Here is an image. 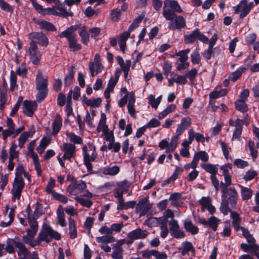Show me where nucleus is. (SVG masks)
<instances>
[{
  "instance_id": "46",
  "label": "nucleus",
  "mask_w": 259,
  "mask_h": 259,
  "mask_svg": "<svg viewBox=\"0 0 259 259\" xmlns=\"http://www.w3.org/2000/svg\"><path fill=\"white\" fill-rule=\"evenodd\" d=\"M235 106L236 110L241 112H246L248 108L245 101L240 100H237L235 103Z\"/></svg>"
},
{
  "instance_id": "15",
  "label": "nucleus",
  "mask_w": 259,
  "mask_h": 259,
  "mask_svg": "<svg viewBox=\"0 0 259 259\" xmlns=\"http://www.w3.org/2000/svg\"><path fill=\"white\" fill-rule=\"evenodd\" d=\"M37 105L36 102L28 100H25L23 103V112L27 116L31 117L34 111L37 109Z\"/></svg>"
},
{
  "instance_id": "4",
  "label": "nucleus",
  "mask_w": 259,
  "mask_h": 259,
  "mask_svg": "<svg viewBox=\"0 0 259 259\" xmlns=\"http://www.w3.org/2000/svg\"><path fill=\"white\" fill-rule=\"evenodd\" d=\"M253 6V2L248 3L247 0H241L238 5L233 7V10L235 14L240 13L239 18L242 19L249 13Z\"/></svg>"
},
{
  "instance_id": "39",
  "label": "nucleus",
  "mask_w": 259,
  "mask_h": 259,
  "mask_svg": "<svg viewBox=\"0 0 259 259\" xmlns=\"http://www.w3.org/2000/svg\"><path fill=\"white\" fill-rule=\"evenodd\" d=\"M110 20L113 22H118L121 18V10L118 8L113 9L110 11Z\"/></svg>"
},
{
  "instance_id": "5",
  "label": "nucleus",
  "mask_w": 259,
  "mask_h": 259,
  "mask_svg": "<svg viewBox=\"0 0 259 259\" xmlns=\"http://www.w3.org/2000/svg\"><path fill=\"white\" fill-rule=\"evenodd\" d=\"M197 39L203 43H208V38L207 37L203 34L198 29H195L189 34L184 36V41L186 44H192Z\"/></svg>"
},
{
  "instance_id": "36",
  "label": "nucleus",
  "mask_w": 259,
  "mask_h": 259,
  "mask_svg": "<svg viewBox=\"0 0 259 259\" xmlns=\"http://www.w3.org/2000/svg\"><path fill=\"white\" fill-rule=\"evenodd\" d=\"M66 136L72 144H82V139L79 136L75 135L74 133L70 132L66 133Z\"/></svg>"
},
{
  "instance_id": "11",
  "label": "nucleus",
  "mask_w": 259,
  "mask_h": 259,
  "mask_svg": "<svg viewBox=\"0 0 259 259\" xmlns=\"http://www.w3.org/2000/svg\"><path fill=\"white\" fill-rule=\"evenodd\" d=\"M82 151L83 153L84 163L87 168L88 171L91 172L92 171L91 162L94 161L97 157V154L95 152V148L92 151L91 154L87 152L88 148L86 146L83 147Z\"/></svg>"
},
{
  "instance_id": "55",
  "label": "nucleus",
  "mask_w": 259,
  "mask_h": 259,
  "mask_svg": "<svg viewBox=\"0 0 259 259\" xmlns=\"http://www.w3.org/2000/svg\"><path fill=\"white\" fill-rule=\"evenodd\" d=\"M102 136L104 140L109 142H114L115 140L113 131H110L109 129L103 132L102 133Z\"/></svg>"
},
{
  "instance_id": "49",
  "label": "nucleus",
  "mask_w": 259,
  "mask_h": 259,
  "mask_svg": "<svg viewBox=\"0 0 259 259\" xmlns=\"http://www.w3.org/2000/svg\"><path fill=\"white\" fill-rule=\"evenodd\" d=\"M17 146H18L15 143H12L11 146L9 149V159L14 160L19 157V151L16 150Z\"/></svg>"
},
{
  "instance_id": "54",
  "label": "nucleus",
  "mask_w": 259,
  "mask_h": 259,
  "mask_svg": "<svg viewBox=\"0 0 259 259\" xmlns=\"http://www.w3.org/2000/svg\"><path fill=\"white\" fill-rule=\"evenodd\" d=\"M227 89H222L220 91L214 90L209 94V98L216 99L219 97L225 96L227 94Z\"/></svg>"
},
{
  "instance_id": "22",
  "label": "nucleus",
  "mask_w": 259,
  "mask_h": 259,
  "mask_svg": "<svg viewBox=\"0 0 259 259\" xmlns=\"http://www.w3.org/2000/svg\"><path fill=\"white\" fill-rule=\"evenodd\" d=\"M135 101V94L133 92H131L128 97L127 109L129 114L133 117L136 115V110L134 107Z\"/></svg>"
},
{
  "instance_id": "30",
  "label": "nucleus",
  "mask_w": 259,
  "mask_h": 259,
  "mask_svg": "<svg viewBox=\"0 0 259 259\" xmlns=\"http://www.w3.org/2000/svg\"><path fill=\"white\" fill-rule=\"evenodd\" d=\"M30 225V228H29L26 232V234L30 237H33L35 236L38 228V223L36 221L28 220Z\"/></svg>"
},
{
  "instance_id": "7",
  "label": "nucleus",
  "mask_w": 259,
  "mask_h": 259,
  "mask_svg": "<svg viewBox=\"0 0 259 259\" xmlns=\"http://www.w3.org/2000/svg\"><path fill=\"white\" fill-rule=\"evenodd\" d=\"M25 182L24 179H15L14 182L11 189L12 194V200H20L22 191L25 187Z\"/></svg>"
},
{
  "instance_id": "9",
  "label": "nucleus",
  "mask_w": 259,
  "mask_h": 259,
  "mask_svg": "<svg viewBox=\"0 0 259 259\" xmlns=\"http://www.w3.org/2000/svg\"><path fill=\"white\" fill-rule=\"evenodd\" d=\"M87 188L84 181L80 180L72 182L67 187V191L71 195L80 194Z\"/></svg>"
},
{
  "instance_id": "3",
  "label": "nucleus",
  "mask_w": 259,
  "mask_h": 259,
  "mask_svg": "<svg viewBox=\"0 0 259 259\" xmlns=\"http://www.w3.org/2000/svg\"><path fill=\"white\" fill-rule=\"evenodd\" d=\"M61 238V235L59 232L46 224H43L38 235V241H39L40 244L42 242L49 243L53 240H59Z\"/></svg>"
},
{
  "instance_id": "64",
  "label": "nucleus",
  "mask_w": 259,
  "mask_h": 259,
  "mask_svg": "<svg viewBox=\"0 0 259 259\" xmlns=\"http://www.w3.org/2000/svg\"><path fill=\"white\" fill-rule=\"evenodd\" d=\"M25 170L22 164H19L15 169V179H23L22 175L24 174Z\"/></svg>"
},
{
  "instance_id": "41",
  "label": "nucleus",
  "mask_w": 259,
  "mask_h": 259,
  "mask_svg": "<svg viewBox=\"0 0 259 259\" xmlns=\"http://www.w3.org/2000/svg\"><path fill=\"white\" fill-rule=\"evenodd\" d=\"M178 137L174 136L171 138L170 143L168 142V146L166 149V153H171L175 150L178 144Z\"/></svg>"
},
{
  "instance_id": "32",
  "label": "nucleus",
  "mask_w": 259,
  "mask_h": 259,
  "mask_svg": "<svg viewBox=\"0 0 259 259\" xmlns=\"http://www.w3.org/2000/svg\"><path fill=\"white\" fill-rule=\"evenodd\" d=\"M109 129L108 126L106 124V116L104 113L101 114L100 119L97 128L98 132H105Z\"/></svg>"
},
{
  "instance_id": "18",
  "label": "nucleus",
  "mask_w": 259,
  "mask_h": 259,
  "mask_svg": "<svg viewBox=\"0 0 259 259\" xmlns=\"http://www.w3.org/2000/svg\"><path fill=\"white\" fill-rule=\"evenodd\" d=\"M148 234L149 233L147 231L138 228L129 232L127 238L132 240L143 239L145 238Z\"/></svg>"
},
{
  "instance_id": "29",
  "label": "nucleus",
  "mask_w": 259,
  "mask_h": 259,
  "mask_svg": "<svg viewBox=\"0 0 259 259\" xmlns=\"http://www.w3.org/2000/svg\"><path fill=\"white\" fill-rule=\"evenodd\" d=\"M35 205L36 206L33 214H31L29 212H28V220L36 221L42 213V204L40 202H37Z\"/></svg>"
},
{
  "instance_id": "63",
  "label": "nucleus",
  "mask_w": 259,
  "mask_h": 259,
  "mask_svg": "<svg viewBox=\"0 0 259 259\" xmlns=\"http://www.w3.org/2000/svg\"><path fill=\"white\" fill-rule=\"evenodd\" d=\"M55 180L52 177H51L46 188L47 192L48 194H51L52 195H53V192H56L53 190V188L55 186Z\"/></svg>"
},
{
  "instance_id": "13",
  "label": "nucleus",
  "mask_w": 259,
  "mask_h": 259,
  "mask_svg": "<svg viewBox=\"0 0 259 259\" xmlns=\"http://www.w3.org/2000/svg\"><path fill=\"white\" fill-rule=\"evenodd\" d=\"M152 208V204L147 198L141 199L137 204L136 212L140 214V217L145 215Z\"/></svg>"
},
{
  "instance_id": "47",
  "label": "nucleus",
  "mask_w": 259,
  "mask_h": 259,
  "mask_svg": "<svg viewBox=\"0 0 259 259\" xmlns=\"http://www.w3.org/2000/svg\"><path fill=\"white\" fill-rule=\"evenodd\" d=\"M170 76H172L173 81H174L177 83L185 84L187 82L186 77L185 76L176 74L173 72L170 73Z\"/></svg>"
},
{
  "instance_id": "23",
  "label": "nucleus",
  "mask_w": 259,
  "mask_h": 259,
  "mask_svg": "<svg viewBox=\"0 0 259 259\" xmlns=\"http://www.w3.org/2000/svg\"><path fill=\"white\" fill-rule=\"evenodd\" d=\"M68 221L69 235L70 238L75 239L77 236V231L76 227L75 221L72 218V217L68 218Z\"/></svg>"
},
{
  "instance_id": "10",
  "label": "nucleus",
  "mask_w": 259,
  "mask_h": 259,
  "mask_svg": "<svg viewBox=\"0 0 259 259\" xmlns=\"http://www.w3.org/2000/svg\"><path fill=\"white\" fill-rule=\"evenodd\" d=\"M76 146L71 143H64L61 147V149L64 152L62 158L71 161L72 158L75 156Z\"/></svg>"
},
{
  "instance_id": "33",
  "label": "nucleus",
  "mask_w": 259,
  "mask_h": 259,
  "mask_svg": "<svg viewBox=\"0 0 259 259\" xmlns=\"http://www.w3.org/2000/svg\"><path fill=\"white\" fill-rule=\"evenodd\" d=\"M57 218L58 220V224L61 227H65L66 223L65 219V213L64 210L61 205H60L57 210Z\"/></svg>"
},
{
  "instance_id": "17",
  "label": "nucleus",
  "mask_w": 259,
  "mask_h": 259,
  "mask_svg": "<svg viewBox=\"0 0 259 259\" xmlns=\"http://www.w3.org/2000/svg\"><path fill=\"white\" fill-rule=\"evenodd\" d=\"M225 195H226V197L228 198L232 208H235L238 199V193L236 189L233 187L229 188V191Z\"/></svg>"
},
{
  "instance_id": "2",
  "label": "nucleus",
  "mask_w": 259,
  "mask_h": 259,
  "mask_svg": "<svg viewBox=\"0 0 259 259\" xmlns=\"http://www.w3.org/2000/svg\"><path fill=\"white\" fill-rule=\"evenodd\" d=\"M77 25H72L59 34L60 38L66 37L68 41L69 48L72 51H77L81 49V46L77 43L75 31Z\"/></svg>"
},
{
  "instance_id": "24",
  "label": "nucleus",
  "mask_w": 259,
  "mask_h": 259,
  "mask_svg": "<svg viewBox=\"0 0 259 259\" xmlns=\"http://www.w3.org/2000/svg\"><path fill=\"white\" fill-rule=\"evenodd\" d=\"M184 227L187 232L192 235L196 234L199 232L198 228L194 225L190 219L184 221Z\"/></svg>"
},
{
  "instance_id": "14",
  "label": "nucleus",
  "mask_w": 259,
  "mask_h": 259,
  "mask_svg": "<svg viewBox=\"0 0 259 259\" xmlns=\"http://www.w3.org/2000/svg\"><path fill=\"white\" fill-rule=\"evenodd\" d=\"M229 125L231 126H235V128L233 134V139H238L241 137L242 132V127L244 121L240 119H237L234 121L232 119L229 120Z\"/></svg>"
},
{
  "instance_id": "6",
  "label": "nucleus",
  "mask_w": 259,
  "mask_h": 259,
  "mask_svg": "<svg viewBox=\"0 0 259 259\" xmlns=\"http://www.w3.org/2000/svg\"><path fill=\"white\" fill-rule=\"evenodd\" d=\"M26 53L33 64L37 65L39 63L41 55L37 45L30 43L29 46L26 50Z\"/></svg>"
},
{
  "instance_id": "34",
  "label": "nucleus",
  "mask_w": 259,
  "mask_h": 259,
  "mask_svg": "<svg viewBox=\"0 0 259 259\" xmlns=\"http://www.w3.org/2000/svg\"><path fill=\"white\" fill-rule=\"evenodd\" d=\"M181 197L182 194L181 193L175 192L171 194L169 197V200L171 201V206L176 207H178L180 205L179 200L181 199Z\"/></svg>"
},
{
  "instance_id": "59",
  "label": "nucleus",
  "mask_w": 259,
  "mask_h": 259,
  "mask_svg": "<svg viewBox=\"0 0 259 259\" xmlns=\"http://www.w3.org/2000/svg\"><path fill=\"white\" fill-rule=\"evenodd\" d=\"M144 17V16L143 15H140L136 18L132 24L129 26V30L133 31L135 29L137 28L142 22Z\"/></svg>"
},
{
  "instance_id": "16",
  "label": "nucleus",
  "mask_w": 259,
  "mask_h": 259,
  "mask_svg": "<svg viewBox=\"0 0 259 259\" xmlns=\"http://www.w3.org/2000/svg\"><path fill=\"white\" fill-rule=\"evenodd\" d=\"M241 249L244 252H250L252 254L259 253V244H256V240L254 239L253 242L249 244L242 243L240 244Z\"/></svg>"
},
{
  "instance_id": "45",
  "label": "nucleus",
  "mask_w": 259,
  "mask_h": 259,
  "mask_svg": "<svg viewBox=\"0 0 259 259\" xmlns=\"http://www.w3.org/2000/svg\"><path fill=\"white\" fill-rule=\"evenodd\" d=\"M194 156L198 161H199V160H201L204 163L207 162L209 159V155L205 151H200L197 152H195Z\"/></svg>"
},
{
  "instance_id": "58",
  "label": "nucleus",
  "mask_w": 259,
  "mask_h": 259,
  "mask_svg": "<svg viewBox=\"0 0 259 259\" xmlns=\"http://www.w3.org/2000/svg\"><path fill=\"white\" fill-rule=\"evenodd\" d=\"M120 144L119 142H110L108 145V149L110 150L112 152H118L120 149Z\"/></svg>"
},
{
  "instance_id": "48",
  "label": "nucleus",
  "mask_w": 259,
  "mask_h": 259,
  "mask_svg": "<svg viewBox=\"0 0 259 259\" xmlns=\"http://www.w3.org/2000/svg\"><path fill=\"white\" fill-rule=\"evenodd\" d=\"M181 249V253L183 256L187 254L190 251H194L192 244L189 241H185L183 243V247Z\"/></svg>"
},
{
  "instance_id": "25",
  "label": "nucleus",
  "mask_w": 259,
  "mask_h": 259,
  "mask_svg": "<svg viewBox=\"0 0 259 259\" xmlns=\"http://www.w3.org/2000/svg\"><path fill=\"white\" fill-rule=\"evenodd\" d=\"M34 133L33 130H29L28 131L23 132L18 138V146L20 148L23 147L24 144L29 138L32 137Z\"/></svg>"
},
{
  "instance_id": "60",
  "label": "nucleus",
  "mask_w": 259,
  "mask_h": 259,
  "mask_svg": "<svg viewBox=\"0 0 259 259\" xmlns=\"http://www.w3.org/2000/svg\"><path fill=\"white\" fill-rule=\"evenodd\" d=\"M197 74V70L196 68H193L190 71L186 72L185 76L188 77L191 84H194V80Z\"/></svg>"
},
{
  "instance_id": "20",
  "label": "nucleus",
  "mask_w": 259,
  "mask_h": 259,
  "mask_svg": "<svg viewBox=\"0 0 259 259\" xmlns=\"http://www.w3.org/2000/svg\"><path fill=\"white\" fill-rule=\"evenodd\" d=\"M229 212L230 213V218L232 220V225L235 230L236 231H238L239 230V228L241 227L240 226L241 218L237 212L232 210H229Z\"/></svg>"
},
{
  "instance_id": "43",
  "label": "nucleus",
  "mask_w": 259,
  "mask_h": 259,
  "mask_svg": "<svg viewBox=\"0 0 259 259\" xmlns=\"http://www.w3.org/2000/svg\"><path fill=\"white\" fill-rule=\"evenodd\" d=\"M176 108L175 104H170L168 105L165 109L159 113L158 115V118L159 119L164 118L167 115L174 111Z\"/></svg>"
},
{
  "instance_id": "50",
  "label": "nucleus",
  "mask_w": 259,
  "mask_h": 259,
  "mask_svg": "<svg viewBox=\"0 0 259 259\" xmlns=\"http://www.w3.org/2000/svg\"><path fill=\"white\" fill-rule=\"evenodd\" d=\"M221 221L217 218L212 216L208 219V226L214 231L217 230L218 225Z\"/></svg>"
},
{
  "instance_id": "21",
  "label": "nucleus",
  "mask_w": 259,
  "mask_h": 259,
  "mask_svg": "<svg viewBox=\"0 0 259 259\" xmlns=\"http://www.w3.org/2000/svg\"><path fill=\"white\" fill-rule=\"evenodd\" d=\"M200 167L206 172L210 174V176L216 175L218 171V165L210 163H201Z\"/></svg>"
},
{
  "instance_id": "42",
  "label": "nucleus",
  "mask_w": 259,
  "mask_h": 259,
  "mask_svg": "<svg viewBox=\"0 0 259 259\" xmlns=\"http://www.w3.org/2000/svg\"><path fill=\"white\" fill-rule=\"evenodd\" d=\"M96 240L98 243H113L116 241V239L112 235L97 237Z\"/></svg>"
},
{
  "instance_id": "19",
  "label": "nucleus",
  "mask_w": 259,
  "mask_h": 259,
  "mask_svg": "<svg viewBox=\"0 0 259 259\" xmlns=\"http://www.w3.org/2000/svg\"><path fill=\"white\" fill-rule=\"evenodd\" d=\"M48 86V77L47 76L44 77L42 74L38 73L36 76V88L37 90H47Z\"/></svg>"
},
{
  "instance_id": "8",
  "label": "nucleus",
  "mask_w": 259,
  "mask_h": 259,
  "mask_svg": "<svg viewBox=\"0 0 259 259\" xmlns=\"http://www.w3.org/2000/svg\"><path fill=\"white\" fill-rule=\"evenodd\" d=\"M30 43L34 45H39L42 47H47L49 44V40L47 36L41 32H33L30 33L28 36Z\"/></svg>"
},
{
  "instance_id": "40",
  "label": "nucleus",
  "mask_w": 259,
  "mask_h": 259,
  "mask_svg": "<svg viewBox=\"0 0 259 259\" xmlns=\"http://www.w3.org/2000/svg\"><path fill=\"white\" fill-rule=\"evenodd\" d=\"M245 70L246 68L245 67L239 68L230 74L229 76V79L233 82L236 81L241 77L242 74L245 71Z\"/></svg>"
},
{
  "instance_id": "62",
  "label": "nucleus",
  "mask_w": 259,
  "mask_h": 259,
  "mask_svg": "<svg viewBox=\"0 0 259 259\" xmlns=\"http://www.w3.org/2000/svg\"><path fill=\"white\" fill-rule=\"evenodd\" d=\"M200 56L198 50L196 49L191 55V60L193 64H198L200 62Z\"/></svg>"
},
{
  "instance_id": "38",
  "label": "nucleus",
  "mask_w": 259,
  "mask_h": 259,
  "mask_svg": "<svg viewBox=\"0 0 259 259\" xmlns=\"http://www.w3.org/2000/svg\"><path fill=\"white\" fill-rule=\"evenodd\" d=\"M148 103L155 109H157L158 105L162 100V95L159 96L157 98L153 95H150L148 98Z\"/></svg>"
},
{
  "instance_id": "52",
  "label": "nucleus",
  "mask_w": 259,
  "mask_h": 259,
  "mask_svg": "<svg viewBox=\"0 0 259 259\" xmlns=\"http://www.w3.org/2000/svg\"><path fill=\"white\" fill-rule=\"evenodd\" d=\"M190 52V49L182 50L176 53V56H179L178 61L179 62H186L188 59V54Z\"/></svg>"
},
{
  "instance_id": "61",
  "label": "nucleus",
  "mask_w": 259,
  "mask_h": 259,
  "mask_svg": "<svg viewBox=\"0 0 259 259\" xmlns=\"http://www.w3.org/2000/svg\"><path fill=\"white\" fill-rule=\"evenodd\" d=\"M75 200L82 206L90 208L93 204V202L89 199H85L81 197H76Z\"/></svg>"
},
{
  "instance_id": "27",
  "label": "nucleus",
  "mask_w": 259,
  "mask_h": 259,
  "mask_svg": "<svg viewBox=\"0 0 259 259\" xmlns=\"http://www.w3.org/2000/svg\"><path fill=\"white\" fill-rule=\"evenodd\" d=\"M62 125V119L59 114L56 115L55 120L52 123V134L53 135H57L60 131Z\"/></svg>"
},
{
  "instance_id": "37",
  "label": "nucleus",
  "mask_w": 259,
  "mask_h": 259,
  "mask_svg": "<svg viewBox=\"0 0 259 259\" xmlns=\"http://www.w3.org/2000/svg\"><path fill=\"white\" fill-rule=\"evenodd\" d=\"M78 34L81 37V42L84 45H87L89 41V34L86 30L84 26H82L79 29Z\"/></svg>"
},
{
  "instance_id": "51",
  "label": "nucleus",
  "mask_w": 259,
  "mask_h": 259,
  "mask_svg": "<svg viewBox=\"0 0 259 259\" xmlns=\"http://www.w3.org/2000/svg\"><path fill=\"white\" fill-rule=\"evenodd\" d=\"M241 230L242 232V235L243 237L246 239L248 244H249L250 242H253L254 240V238L253 237L252 235H251L248 230L247 228H245L243 227H241L239 228V230Z\"/></svg>"
},
{
  "instance_id": "56",
  "label": "nucleus",
  "mask_w": 259,
  "mask_h": 259,
  "mask_svg": "<svg viewBox=\"0 0 259 259\" xmlns=\"http://www.w3.org/2000/svg\"><path fill=\"white\" fill-rule=\"evenodd\" d=\"M71 94L72 91H70L67 96V104L65 107V112L68 117L70 116L73 113L72 108L70 104L71 101Z\"/></svg>"
},
{
  "instance_id": "12",
  "label": "nucleus",
  "mask_w": 259,
  "mask_h": 259,
  "mask_svg": "<svg viewBox=\"0 0 259 259\" xmlns=\"http://www.w3.org/2000/svg\"><path fill=\"white\" fill-rule=\"evenodd\" d=\"M12 242L17 249V252L18 256L30 257L31 254L30 250L18 237H16L13 239Z\"/></svg>"
},
{
  "instance_id": "1",
  "label": "nucleus",
  "mask_w": 259,
  "mask_h": 259,
  "mask_svg": "<svg viewBox=\"0 0 259 259\" xmlns=\"http://www.w3.org/2000/svg\"><path fill=\"white\" fill-rule=\"evenodd\" d=\"M183 10L177 1L165 0L163 2L162 15L166 20L169 21L168 28L169 30H180L186 27V24L182 16L177 15L176 13H181Z\"/></svg>"
},
{
  "instance_id": "57",
  "label": "nucleus",
  "mask_w": 259,
  "mask_h": 259,
  "mask_svg": "<svg viewBox=\"0 0 259 259\" xmlns=\"http://www.w3.org/2000/svg\"><path fill=\"white\" fill-rule=\"evenodd\" d=\"M52 197L56 200L61 203L66 204L68 201V198L63 194H60L58 192H53Z\"/></svg>"
},
{
  "instance_id": "44",
  "label": "nucleus",
  "mask_w": 259,
  "mask_h": 259,
  "mask_svg": "<svg viewBox=\"0 0 259 259\" xmlns=\"http://www.w3.org/2000/svg\"><path fill=\"white\" fill-rule=\"evenodd\" d=\"M241 188V195L242 199L244 200H248L252 197V191L251 189L245 187L243 186H240Z\"/></svg>"
},
{
  "instance_id": "35",
  "label": "nucleus",
  "mask_w": 259,
  "mask_h": 259,
  "mask_svg": "<svg viewBox=\"0 0 259 259\" xmlns=\"http://www.w3.org/2000/svg\"><path fill=\"white\" fill-rule=\"evenodd\" d=\"M34 238L30 237L26 234L22 236V240L24 243L29 245L32 247H35L36 245H40L39 241H38V236L35 240L33 239Z\"/></svg>"
},
{
  "instance_id": "31",
  "label": "nucleus",
  "mask_w": 259,
  "mask_h": 259,
  "mask_svg": "<svg viewBox=\"0 0 259 259\" xmlns=\"http://www.w3.org/2000/svg\"><path fill=\"white\" fill-rule=\"evenodd\" d=\"M102 172L106 175L115 176L120 171V167L117 165L112 167L106 166L102 169Z\"/></svg>"
},
{
  "instance_id": "26",
  "label": "nucleus",
  "mask_w": 259,
  "mask_h": 259,
  "mask_svg": "<svg viewBox=\"0 0 259 259\" xmlns=\"http://www.w3.org/2000/svg\"><path fill=\"white\" fill-rule=\"evenodd\" d=\"M103 68V65L99 61L91 62L89 64V69L92 76H95L100 73Z\"/></svg>"
},
{
  "instance_id": "28",
  "label": "nucleus",
  "mask_w": 259,
  "mask_h": 259,
  "mask_svg": "<svg viewBox=\"0 0 259 259\" xmlns=\"http://www.w3.org/2000/svg\"><path fill=\"white\" fill-rule=\"evenodd\" d=\"M36 23L41 29L51 31H54L56 29V27L52 23L44 20H37Z\"/></svg>"
},
{
  "instance_id": "53",
  "label": "nucleus",
  "mask_w": 259,
  "mask_h": 259,
  "mask_svg": "<svg viewBox=\"0 0 259 259\" xmlns=\"http://www.w3.org/2000/svg\"><path fill=\"white\" fill-rule=\"evenodd\" d=\"M55 14H56V15L62 16L65 18L72 16L73 15L72 12H67L65 7H57L56 13Z\"/></svg>"
}]
</instances>
